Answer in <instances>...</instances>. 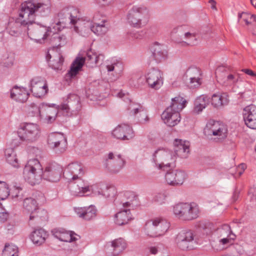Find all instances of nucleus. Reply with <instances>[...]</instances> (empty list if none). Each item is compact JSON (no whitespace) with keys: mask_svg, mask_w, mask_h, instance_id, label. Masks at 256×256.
Here are the masks:
<instances>
[{"mask_svg":"<svg viewBox=\"0 0 256 256\" xmlns=\"http://www.w3.org/2000/svg\"><path fill=\"white\" fill-rule=\"evenodd\" d=\"M222 230L228 232V234L226 238H224L220 240V244L223 245H230L234 243V240L236 238V236L234 234L228 225H224L222 227Z\"/></svg>","mask_w":256,"mask_h":256,"instance_id":"nucleus-37","label":"nucleus"},{"mask_svg":"<svg viewBox=\"0 0 256 256\" xmlns=\"http://www.w3.org/2000/svg\"><path fill=\"white\" fill-rule=\"evenodd\" d=\"M30 90L33 95L40 98L45 95L48 90L46 81L40 77H36L30 81Z\"/></svg>","mask_w":256,"mask_h":256,"instance_id":"nucleus-20","label":"nucleus"},{"mask_svg":"<svg viewBox=\"0 0 256 256\" xmlns=\"http://www.w3.org/2000/svg\"><path fill=\"white\" fill-rule=\"evenodd\" d=\"M194 232L192 230H182L176 236V238L179 239L180 242L182 240H186L190 242H194Z\"/></svg>","mask_w":256,"mask_h":256,"instance_id":"nucleus-45","label":"nucleus"},{"mask_svg":"<svg viewBox=\"0 0 256 256\" xmlns=\"http://www.w3.org/2000/svg\"><path fill=\"white\" fill-rule=\"evenodd\" d=\"M58 111V110H54L52 112V115L49 114L48 116H44V118L48 123L50 124L55 120Z\"/></svg>","mask_w":256,"mask_h":256,"instance_id":"nucleus-61","label":"nucleus"},{"mask_svg":"<svg viewBox=\"0 0 256 256\" xmlns=\"http://www.w3.org/2000/svg\"><path fill=\"white\" fill-rule=\"evenodd\" d=\"M246 168V164H241L238 167L232 168L230 174L235 178H237L242 176Z\"/></svg>","mask_w":256,"mask_h":256,"instance_id":"nucleus-50","label":"nucleus"},{"mask_svg":"<svg viewBox=\"0 0 256 256\" xmlns=\"http://www.w3.org/2000/svg\"><path fill=\"white\" fill-rule=\"evenodd\" d=\"M156 222H157V220H154L153 219L146 224L144 227L146 233L150 236L155 237L158 236L156 224Z\"/></svg>","mask_w":256,"mask_h":256,"instance_id":"nucleus-41","label":"nucleus"},{"mask_svg":"<svg viewBox=\"0 0 256 256\" xmlns=\"http://www.w3.org/2000/svg\"><path fill=\"white\" fill-rule=\"evenodd\" d=\"M210 98L206 95L202 94L198 96L194 101V112L198 114L208 105Z\"/></svg>","mask_w":256,"mask_h":256,"instance_id":"nucleus-34","label":"nucleus"},{"mask_svg":"<svg viewBox=\"0 0 256 256\" xmlns=\"http://www.w3.org/2000/svg\"><path fill=\"white\" fill-rule=\"evenodd\" d=\"M106 68L108 72H114L117 76H118L122 72L124 66L120 61L114 62L111 64L108 65Z\"/></svg>","mask_w":256,"mask_h":256,"instance_id":"nucleus-46","label":"nucleus"},{"mask_svg":"<svg viewBox=\"0 0 256 256\" xmlns=\"http://www.w3.org/2000/svg\"><path fill=\"white\" fill-rule=\"evenodd\" d=\"M126 160L120 154L110 152L106 158L104 166L112 174L118 173L125 166Z\"/></svg>","mask_w":256,"mask_h":256,"instance_id":"nucleus-11","label":"nucleus"},{"mask_svg":"<svg viewBox=\"0 0 256 256\" xmlns=\"http://www.w3.org/2000/svg\"><path fill=\"white\" fill-rule=\"evenodd\" d=\"M48 144L56 152L62 153L67 148V142L64 134L60 132H52L48 137Z\"/></svg>","mask_w":256,"mask_h":256,"instance_id":"nucleus-13","label":"nucleus"},{"mask_svg":"<svg viewBox=\"0 0 256 256\" xmlns=\"http://www.w3.org/2000/svg\"><path fill=\"white\" fill-rule=\"evenodd\" d=\"M125 196L127 198L128 201L123 202L122 206L124 208H127L132 204V202L137 199V196L133 192H126L124 193Z\"/></svg>","mask_w":256,"mask_h":256,"instance_id":"nucleus-53","label":"nucleus"},{"mask_svg":"<svg viewBox=\"0 0 256 256\" xmlns=\"http://www.w3.org/2000/svg\"><path fill=\"white\" fill-rule=\"evenodd\" d=\"M242 114L245 124L250 128L256 130V106L251 104L246 106Z\"/></svg>","mask_w":256,"mask_h":256,"instance_id":"nucleus-22","label":"nucleus"},{"mask_svg":"<svg viewBox=\"0 0 256 256\" xmlns=\"http://www.w3.org/2000/svg\"><path fill=\"white\" fill-rule=\"evenodd\" d=\"M248 195L250 196V200L256 201V187L250 190Z\"/></svg>","mask_w":256,"mask_h":256,"instance_id":"nucleus-63","label":"nucleus"},{"mask_svg":"<svg viewBox=\"0 0 256 256\" xmlns=\"http://www.w3.org/2000/svg\"><path fill=\"white\" fill-rule=\"evenodd\" d=\"M105 22V20H103L102 24L94 23L91 26L92 31L97 35L104 34L108 30V26L104 24Z\"/></svg>","mask_w":256,"mask_h":256,"instance_id":"nucleus-44","label":"nucleus"},{"mask_svg":"<svg viewBox=\"0 0 256 256\" xmlns=\"http://www.w3.org/2000/svg\"><path fill=\"white\" fill-rule=\"evenodd\" d=\"M208 224L206 222L204 221H200L198 222L196 224L197 227L200 230H206L208 228Z\"/></svg>","mask_w":256,"mask_h":256,"instance_id":"nucleus-62","label":"nucleus"},{"mask_svg":"<svg viewBox=\"0 0 256 256\" xmlns=\"http://www.w3.org/2000/svg\"><path fill=\"white\" fill-rule=\"evenodd\" d=\"M53 56L54 58L50 60L52 56L49 52H48L46 55V59L48 62L50 66L55 70H62L64 62V58L60 53L56 54V56Z\"/></svg>","mask_w":256,"mask_h":256,"instance_id":"nucleus-30","label":"nucleus"},{"mask_svg":"<svg viewBox=\"0 0 256 256\" xmlns=\"http://www.w3.org/2000/svg\"><path fill=\"white\" fill-rule=\"evenodd\" d=\"M51 43L56 48L64 46L67 42V38L65 35L60 33H53L50 38Z\"/></svg>","mask_w":256,"mask_h":256,"instance_id":"nucleus-35","label":"nucleus"},{"mask_svg":"<svg viewBox=\"0 0 256 256\" xmlns=\"http://www.w3.org/2000/svg\"><path fill=\"white\" fill-rule=\"evenodd\" d=\"M186 178V173L180 170H168L165 174L166 182L169 185L172 186L182 184Z\"/></svg>","mask_w":256,"mask_h":256,"instance_id":"nucleus-21","label":"nucleus"},{"mask_svg":"<svg viewBox=\"0 0 256 256\" xmlns=\"http://www.w3.org/2000/svg\"><path fill=\"white\" fill-rule=\"evenodd\" d=\"M52 32L50 28L41 25L32 26V24L27 26V33L28 36L31 38L37 41L46 39L51 35Z\"/></svg>","mask_w":256,"mask_h":256,"instance_id":"nucleus-18","label":"nucleus"},{"mask_svg":"<svg viewBox=\"0 0 256 256\" xmlns=\"http://www.w3.org/2000/svg\"><path fill=\"white\" fill-rule=\"evenodd\" d=\"M204 134L208 136H216L218 139H224L228 134L227 126L222 122L210 120L204 128Z\"/></svg>","mask_w":256,"mask_h":256,"instance_id":"nucleus-10","label":"nucleus"},{"mask_svg":"<svg viewBox=\"0 0 256 256\" xmlns=\"http://www.w3.org/2000/svg\"><path fill=\"white\" fill-rule=\"evenodd\" d=\"M36 113L38 114L42 118L44 117V114L46 116H48L49 114L52 115V112L54 110H56V109H53L50 107H44L42 108L41 110L38 106H35Z\"/></svg>","mask_w":256,"mask_h":256,"instance_id":"nucleus-55","label":"nucleus"},{"mask_svg":"<svg viewBox=\"0 0 256 256\" xmlns=\"http://www.w3.org/2000/svg\"><path fill=\"white\" fill-rule=\"evenodd\" d=\"M186 100L181 96H176L172 100L171 104L162 112L161 117L168 126L178 124L180 120V112L185 107Z\"/></svg>","mask_w":256,"mask_h":256,"instance_id":"nucleus-1","label":"nucleus"},{"mask_svg":"<svg viewBox=\"0 0 256 256\" xmlns=\"http://www.w3.org/2000/svg\"><path fill=\"white\" fill-rule=\"evenodd\" d=\"M34 22V20L20 6L18 17L8 23L7 32L12 36H18L23 31H27V26Z\"/></svg>","mask_w":256,"mask_h":256,"instance_id":"nucleus-4","label":"nucleus"},{"mask_svg":"<svg viewBox=\"0 0 256 256\" xmlns=\"http://www.w3.org/2000/svg\"><path fill=\"white\" fill-rule=\"evenodd\" d=\"M103 188H101L100 194H102L106 198L114 197L116 193V188L113 186H103Z\"/></svg>","mask_w":256,"mask_h":256,"instance_id":"nucleus-48","label":"nucleus"},{"mask_svg":"<svg viewBox=\"0 0 256 256\" xmlns=\"http://www.w3.org/2000/svg\"><path fill=\"white\" fill-rule=\"evenodd\" d=\"M64 173L62 167L54 162L46 165L44 171L42 170V177L44 180L48 182H56L60 180Z\"/></svg>","mask_w":256,"mask_h":256,"instance_id":"nucleus-14","label":"nucleus"},{"mask_svg":"<svg viewBox=\"0 0 256 256\" xmlns=\"http://www.w3.org/2000/svg\"><path fill=\"white\" fill-rule=\"evenodd\" d=\"M26 181L32 186L39 184L42 177V168L38 160H30L24 170Z\"/></svg>","mask_w":256,"mask_h":256,"instance_id":"nucleus-6","label":"nucleus"},{"mask_svg":"<svg viewBox=\"0 0 256 256\" xmlns=\"http://www.w3.org/2000/svg\"><path fill=\"white\" fill-rule=\"evenodd\" d=\"M154 220H157L156 224L158 236L164 234L170 227V223L165 220L161 218H156L154 219Z\"/></svg>","mask_w":256,"mask_h":256,"instance_id":"nucleus-39","label":"nucleus"},{"mask_svg":"<svg viewBox=\"0 0 256 256\" xmlns=\"http://www.w3.org/2000/svg\"><path fill=\"white\" fill-rule=\"evenodd\" d=\"M9 216L8 213L2 207V204H0V222H6Z\"/></svg>","mask_w":256,"mask_h":256,"instance_id":"nucleus-59","label":"nucleus"},{"mask_svg":"<svg viewBox=\"0 0 256 256\" xmlns=\"http://www.w3.org/2000/svg\"><path fill=\"white\" fill-rule=\"evenodd\" d=\"M111 246L112 248V256H116L126 248L127 244L124 239L119 238L112 242Z\"/></svg>","mask_w":256,"mask_h":256,"instance_id":"nucleus-33","label":"nucleus"},{"mask_svg":"<svg viewBox=\"0 0 256 256\" xmlns=\"http://www.w3.org/2000/svg\"><path fill=\"white\" fill-rule=\"evenodd\" d=\"M202 84V78H196L194 80H189V82H187L188 86L190 88H198Z\"/></svg>","mask_w":256,"mask_h":256,"instance_id":"nucleus-57","label":"nucleus"},{"mask_svg":"<svg viewBox=\"0 0 256 256\" xmlns=\"http://www.w3.org/2000/svg\"><path fill=\"white\" fill-rule=\"evenodd\" d=\"M82 178H76L74 180L69 182L73 188L72 191L74 194H83L90 191V185Z\"/></svg>","mask_w":256,"mask_h":256,"instance_id":"nucleus-25","label":"nucleus"},{"mask_svg":"<svg viewBox=\"0 0 256 256\" xmlns=\"http://www.w3.org/2000/svg\"><path fill=\"white\" fill-rule=\"evenodd\" d=\"M84 174V166L78 162H72L66 167L64 173V177L68 182L74 180L76 178L82 177Z\"/></svg>","mask_w":256,"mask_h":256,"instance_id":"nucleus-19","label":"nucleus"},{"mask_svg":"<svg viewBox=\"0 0 256 256\" xmlns=\"http://www.w3.org/2000/svg\"><path fill=\"white\" fill-rule=\"evenodd\" d=\"M212 104L215 108H219L228 103V100L224 96L214 94L211 98Z\"/></svg>","mask_w":256,"mask_h":256,"instance_id":"nucleus-42","label":"nucleus"},{"mask_svg":"<svg viewBox=\"0 0 256 256\" xmlns=\"http://www.w3.org/2000/svg\"><path fill=\"white\" fill-rule=\"evenodd\" d=\"M186 202H180L174 206L173 211L178 218L184 220Z\"/></svg>","mask_w":256,"mask_h":256,"instance_id":"nucleus-43","label":"nucleus"},{"mask_svg":"<svg viewBox=\"0 0 256 256\" xmlns=\"http://www.w3.org/2000/svg\"><path fill=\"white\" fill-rule=\"evenodd\" d=\"M127 18L130 26L136 28L145 26L149 20L148 9L144 6H133L128 11Z\"/></svg>","mask_w":256,"mask_h":256,"instance_id":"nucleus-7","label":"nucleus"},{"mask_svg":"<svg viewBox=\"0 0 256 256\" xmlns=\"http://www.w3.org/2000/svg\"><path fill=\"white\" fill-rule=\"evenodd\" d=\"M167 52L164 50L159 45L156 46L153 48L152 56L157 62H160L166 58Z\"/></svg>","mask_w":256,"mask_h":256,"instance_id":"nucleus-40","label":"nucleus"},{"mask_svg":"<svg viewBox=\"0 0 256 256\" xmlns=\"http://www.w3.org/2000/svg\"><path fill=\"white\" fill-rule=\"evenodd\" d=\"M250 14L246 12H242L238 14V19L244 20L246 24L248 26L251 24V21H250Z\"/></svg>","mask_w":256,"mask_h":256,"instance_id":"nucleus-60","label":"nucleus"},{"mask_svg":"<svg viewBox=\"0 0 256 256\" xmlns=\"http://www.w3.org/2000/svg\"><path fill=\"white\" fill-rule=\"evenodd\" d=\"M78 216L86 220L94 219L97 215V210L95 206L91 205L89 206L78 208H74Z\"/></svg>","mask_w":256,"mask_h":256,"instance_id":"nucleus-24","label":"nucleus"},{"mask_svg":"<svg viewBox=\"0 0 256 256\" xmlns=\"http://www.w3.org/2000/svg\"><path fill=\"white\" fill-rule=\"evenodd\" d=\"M128 109L130 111V114L132 115H136L138 112H142L146 114L144 108L140 104L131 103Z\"/></svg>","mask_w":256,"mask_h":256,"instance_id":"nucleus-51","label":"nucleus"},{"mask_svg":"<svg viewBox=\"0 0 256 256\" xmlns=\"http://www.w3.org/2000/svg\"><path fill=\"white\" fill-rule=\"evenodd\" d=\"M100 56H98L96 52H94L92 50H90L87 52L86 57L76 58L72 62L70 70L66 74V80H70L74 78L78 74V71L81 70L84 63L88 67H96L98 63Z\"/></svg>","mask_w":256,"mask_h":256,"instance_id":"nucleus-3","label":"nucleus"},{"mask_svg":"<svg viewBox=\"0 0 256 256\" xmlns=\"http://www.w3.org/2000/svg\"><path fill=\"white\" fill-rule=\"evenodd\" d=\"M188 27L186 25H182L178 26L172 29L171 34H178V36H182L183 35L186 38H194L195 35L187 31Z\"/></svg>","mask_w":256,"mask_h":256,"instance_id":"nucleus-36","label":"nucleus"},{"mask_svg":"<svg viewBox=\"0 0 256 256\" xmlns=\"http://www.w3.org/2000/svg\"><path fill=\"white\" fill-rule=\"evenodd\" d=\"M53 236L60 241L72 242L78 240L74 235H76L72 232H68L63 228H54L52 230Z\"/></svg>","mask_w":256,"mask_h":256,"instance_id":"nucleus-27","label":"nucleus"},{"mask_svg":"<svg viewBox=\"0 0 256 256\" xmlns=\"http://www.w3.org/2000/svg\"><path fill=\"white\" fill-rule=\"evenodd\" d=\"M218 82L224 86H230L236 84L238 77L232 73L224 66H218L216 70Z\"/></svg>","mask_w":256,"mask_h":256,"instance_id":"nucleus-15","label":"nucleus"},{"mask_svg":"<svg viewBox=\"0 0 256 256\" xmlns=\"http://www.w3.org/2000/svg\"><path fill=\"white\" fill-rule=\"evenodd\" d=\"M4 156L6 162L12 166L17 167L18 166L16 154L12 148H8L4 150Z\"/></svg>","mask_w":256,"mask_h":256,"instance_id":"nucleus-38","label":"nucleus"},{"mask_svg":"<svg viewBox=\"0 0 256 256\" xmlns=\"http://www.w3.org/2000/svg\"><path fill=\"white\" fill-rule=\"evenodd\" d=\"M40 130L38 124L34 123L21 124L18 130V134L22 141L32 142L39 137Z\"/></svg>","mask_w":256,"mask_h":256,"instance_id":"nucleus-9","label":"nucleus"},{"mask_svg":"<svg viewBox=\"0 0 256 256\" xmlns=\"http://www.w3.org/2000/svg\"><path fill=\"white\" fill-rule=\"evenodd\" d=\"M14 61L13 56H4L1 62L2 64L5 67H10L12 66Z\"/></svg>","mask_w":256,"mask_h":256,"instance_id":"nucleus-58","label":"nucleus"},{"mask_svg":"<svg viewBox=\"0 0 256 256\" xmlns=\"http://www.w3.org/2000/svg\"><path fill=\"white\" fill-rule=\"evenodd\" d=\"M242 72H244L248 75L251 76L252 78H256V72L250 69L244 68L242 70Z\"/></svg>","mask_w":256,"mask_h":256,"instance_id":"nucleus-64","label":"nucleus"},{"mask_svg":"<svg viewBox=\"0 0 256 256\" xmlns=\"http://www.w3.org/2000/svg\"><path fill=\"white\" fill-rule=\"evenodd\" d=\"M80 99L76 94H70L66 99L58 106V112L64 116L76 115L81 110Z\"/></svg>","mask_w":256,"mask_h":256,"instance_id":"nucleus-8","label":"nucleus"},{"mask_svg":"<svg viewBox=\"0 0 256 256\" xmlns=\"http://www.w3.org/2000/svg\"><path fill=\"white\" fill-rule=\"evenodd\" d=\"M18 250L16 246L12 244H6L2 251V256H18Z\"/></svg>","mask_w":256,"mask_h":256,"instance_id":"nucleus-47","label":"nucleus"},{"mask_svg":"<svg viewBox=\"0 0 256 256\" xmlns=\"http://www.w3.org/2000/svg\"><path fill=\"white\" fill-rule=\"evenodd\" d=\"M186 74L187 77H188V80L202 78L201 72L197 68H190L187 70Z\"/></svg>","mask_w":256,"mask_h":256,"instance_id":"nucleus-49","label":"nucleus"},{"mask_svg":"<svg viewBox=\"0 0 256 256\" xmlns=\"http://www.w3.org/2000/svg\"><path fill=\"white\" fill-rule=\"evenodd\" d=\"M174 157L172 151L163 148L158 149L153 154L154 162H160L158 165L160 169L170 167L172 162L174 161Z\"/></svg>","mask_w":256,"mask_h":256,"instance_id":"nucleus-16","label":"nucleus"},{"mask_svg":"<svg viewBox=\"0 0 256 256\" xmlns=\"http://www.w3.org/2000/svg\"><path fill=\"white\" fill-rule=\"evenodd\" d=\"M124 210H120L115 215L116 223L122 226L127 224L132 219L130 209L125 208Z\"/></svg>","mask_w":256,"mask_h":256,"instance_id":"nucleus-32","label":"nucleus"},{"mask_svg":"<svg viewBox=\"0 0 256 256\" xmlns=\"http://www.w3.org/2000/svg\"><path fill=\"white\" fill-rule=\"evenodd\" d=\"M28 94L24 88H21L17 86H14L10 91V97L14 100L24 102L28 98Z\"/></svg>","mask_w":256,"mask_h":256,"instance_id":"nucleus-31","label":"nucleus"},{"mask_svg":"<svg viewBox=\"0 0 256 256\" xmlns=\"http://www.w3.org/2000/svg\"><path fill=\"white\" fill-rule=\"evenodd\" d=\"M176 242L178 247L182 250H186L193 249V243L188 242L186 240H180L179 239L176 238Z\"/></svg>","mask_w":256,"mask_h":256,"instance_id":"nucleus-54","label":"nucleus"},{"mask_svg":"<svg viewBox=\"0 0 256 256\" xmlns=\"http://www.w3.org/2000/svg\"><path fill=\"white\" fill-rule=\"evenodd\" d=\"M50 0H32L26 1L20 4V7L34 21L39 13L42 16H47L50 11Z\"/></svg>","mask_w":256,"mask_h":256,"instance_id":"nucleus-5","label":"nucleus"},{"mask_svg":"<svg viewBox=\"0 0 256 256\" xmlns=\"http://www.w3.org/2000/svg\"><path fill=\"white\" fill-rule=\"evenodd\" d=\"M10 195L8 184L4 182L0 181V200H4Z\"/></svg>","mask_w":256,"mask_h":256,"instance_id":"nucleus-52","label":"nucleus"},{"mask_svg":"<svg viewBox=\"0 0 256 256\" xmlns=\"http://www.w3.org/2000/svg\"><path fill=\"white\" fill-rule=\"evenodd\" d=\"M174 150L178 156L185 158L188 156L190 152V144L188 142L182 141L181 140H176L174 142Z\"/></svg>","mask_w":256,"mask_h":256,"instance_id":"nucleus-26","label":"nucleus"},{"mask_svg":"<svg viewBox=\"0 0 256 256\" xmlns=\"http://www.w3.org/2000/svg\"><path fill=\"white\" fill-rule=\"evenodd\" d=\"M199 213L200 208L196 204L186 202L184 220L190 221L196 218Z\"/></svg>","mask_w":256,"mask_h":256,"instance_id":"nucleus-29","label":"nucleus"},{"mask_svg":"<svg viewBox=\"0 0 256 256\" xmlns=\"http://www.w3.org/2000/svg\"><path fill=\"white\" fill-rule=\"evenodd\" d=\"M145 79L146 83L152 89L158 90L163 84L162 73L158 68L149 70L145 74Z\"/></svg>","mask_w":256,"mask_h":256,"instance_id":"nucleus-17","label":"nucleus"},{"mask_svg":"<svg viewBox=\"0 0 256 256\" xmlns=\"http://www.w3.org/2000/svg\"><path fill=\"white\" fill-rule=\"evenodd\" d=\"M23 206L25 210L30 212L28 220V224L30 226H35L47 220V212L38 208V203L35 199L32 198H24Z\"/></svg>","mask_w":256,"mask_h":256,"instance_id":"nucleus-2","label":"nucleus"},{"mask_svg":"<svg viewBox=\"0 0 256 256\" xmlns=\"http://www.w3.org/2000/svg\"><path fill=\"white\" fill-rule=\"evenodd\" d=\"M112 136L118 140H126L134 136L132 128L126 124H120L116 127L112 132Z\"/></svg>","mask_w":256,"mask_h":256,"instance_id":"nucleus-23","label":"nucleus"},{"mask_svg":"<svg viewBox=\"0 0 256 256\" xmlns=\"http://www.w3.org/2000/svg\"><path fill=\"white\" fill-rule=\"evenodd\" d=\"M12 198H16L18 200H22L24 199V196L22 192V189L20 188L17 187L12 192Z\"/></svg>","mask_w":256,"mask_h":256,"instance_id":"nucleus-56","label":"nucleus"},{"mask_svg":"<svg viewBox=\"0 0 256 256\" xmlns=\"http://www.w3.org/2000/svg\"><path fill=\"white\" fill-rule=\"evenodd\" d=\"M78 10L74 8L68 7L63 8L58 14V21L56 24L62 26L63 28L74 25L78 19Z\"/></svg>","mask_w":256,"mask_h":256,"instance_id":"nucleus-12","label":"nucleus"},{"mask_svg":"<svg viewBox=\"0 0 256 256\" xmlns=\"http://www.w3.org/2000/svg\"><path fill=\"white\" fill-rule=\"evenodd\" d=\"M48 236L47 232L42 228L34 229L31 233L30 238L32 242L40 246L44 244Z\"/></svg>","mask_w":256,"mask_h":256,"instance_id":"nucleus-28","label":"nucleus"}]
</instances>
